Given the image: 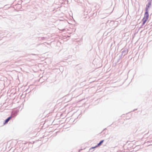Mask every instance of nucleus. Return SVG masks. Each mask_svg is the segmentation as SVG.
Masks as SVG:
<instances>
[{
  "label": "nucleus",
  "instance_id": "2eb2a0df",
  "mask_svg": "<svg viewBox=\"0 0 152 152\" xmlns=\"http://www.w3.org/2000/svg\"><path fill=\"white\" fill-rule=\"evenodd\" d=\"M137 110V109H135L133 111H134L135 110Z\"/></svg>",
  "mask_w": 152,
  "mask_h": 152
},
{
  "label": "nucleus",
  "instance_id": "9d476101",
  "mask_svg": "<svg viewBox=\"0 0 152 152\" xmlns=\"http://www.w3.org/2000/svg\"><path fill=\"white\" fill-rule=\"evenodd\" d=\"M144 24H144L143 23H142V25H141V26L140 27V28H142V26H143V25H144Z\"/></svg>",
  "mask_w": 152,
  "mask_h": 152
},
{
  "label": "nucleus",
  "instance_id": "f257e3e1",
  "mask_svg": "<svg viewBox=\"0 0 152 152\" xmlns=\"http://www.w3.org/2000/svg\"><path fill=\"white\" fill-rule=\"evenodd\" d=\"M104 141V140H101V141H99V142L98 143H97V144L96 145H95V146H94V147H92L91 148H90L89 149V151L91 152H92L93 151H94V150H91L94 148H97V147H98L100 145H101L103 143Z\"/></svg>",
  "mask_w": 152,
  "mask_h": 152
},
{
  "label": "nucleus",
  "instance_id": "0eeeda50",
  "mask_svg": "<svg viewBox=\"0 0 152 152\" xmlns=\"http://www.w3.org/2000/svg\"><path fill=\"white\" fill-rule=\"evenodd\" d=\"M119 55V58L120 59H121L122 58H123V55L121 54H118V55Z\"/></svg>",
  "mask_w": 152,
  "mask_h": 152
},
{
  "label": "nucleus",
  "instance_id": "39448f33",
  "mask_svg": "<svg viewBox=\"0 0 152 152\" xmlns=\"http://www.w3.org/2000/svg\"><path fill=\"white\" fill-rule=\"evenodd\" d=\"M12 118L11 115L10 116L8 117L7 119H6L4 121V122L3 123L4 125H5L7 124L9 121L10 120L11 118Z\"/></svg>",
  "mask_w": 152,
  "mask_h": 152
},
{
  "label": "nucleus",
  "instance_id": "ddd939ff",
  "mask_svg": "<svg viewBox=\"0 0 152 152\" xmlns=\"http://www.w3.org/2000/svg\"><path fill=\"white\" fill-rule=\"evenodd\" d=\"M94 148L91 150H94V148Z\"/></svg>",
  "mask_w": 152,
  "mask_h": 152
},
{
  "label": "nucleus",
  "instance_id": "f8f14e48",
  "mask_svg": "<svg viewBox=\"0 0 152 152\" xmlns=\"http://www.w3.org/2000/svg\"><path fill=\"white\" fill-rule=\"evenodd\" d=\"M107 129L106 128H105L103 130V132H104V130H105Z\"/></svg>",
  "mask_w": 152,
  "mask_h": 152
},
{
  "label": "nucleus",
  "instance_id": "f03ea898",
  "mask_svg": "<svg viewBox=\"0 0 152 152\" xmlns=\"http://www.w3.org/2000/svg\"><path fill=\"white\" fill-rule=\"evenodd\" d=\"M148 4H146L145 8V10H147L148 11V9L151 6L152 0H148Z\"/></svg>",
  "mask_w": 152,
  "mask_h": 152
},
{
  "label": "nucleus",
  "instance_id": "6e6552de",
  "mask_svg": "<svg viewBox=\"0 0 152 152\" xmlns=\"http://www.w3.org/2000/svg\"><path fill=\"white\" fill-rule=\"evenodd\" d=\"M147 21V20L145 19H143L142 20V23L144 24H145Z\"/></svg>",
  "mask_w": 152,
  "mask_h": 152
},
{
  "label": "nucleus",
  "instance_id": "7ed1b4c3",
  "mask_svg": "<svg viewBox=\"0 0 152 152\" xmlns=\"http://www.w3.org/2000/svg\"><path fill=\"white\" fill-rule=\"evenodd\" d=\"M145 12L144 15V17L142 19L148 20L149 18V14L148 11L145 10Z\"/></svg>",
  "mask_w": 152,
  "mask_h": 152
},
{
  "label": "nucleus",
  "instance_id": "9b49d317",
  "mask_svg": "<svg viewBox=\"0 0 152 152\" xmlns=\"http://www.w3.org/2000/svg\"><path fill=\"white\" fill-rule=\"evenodd\" d=\"M45 38L44 37H43L41 38V39L42 40L44 39Z\"/></svg>",
  "mask_w": 152,
  "mask_h": 152
},
{
  "label": "nucleus",
  "instance_id": "4468645a",
  "mask_svg": "<svg viewBox=\"0 0 152 152\" xmlns=\"http://www.w3.org/2000/svg\"><path fill=\"white\" fill-rule=\"evenodd\" d=\"M139 145H137V146H136V147H139Z\"/></svg>",
  "mask_w": 152,
  "mask_h": 152
},
{
  "label": "nucleus",
  "instance_id": "423d86ee",
  "mask_svg": "<svg viewBox=\"0 0 152 152\" xmlns=\"http://www.w3.org/2000/svg\"><path fill=\"white\" fill-rule=\"evenodd\" d=\"M18 111H16L15 112H13L12 113V116L14 117H15V116H16L18 114Z\"/></svg>",
  "mask_w": 152,
  "mask_h": 152
},
{
  "label": "nucleus",
  "instance_id": "20e7f679",
  "mask_svg": "<svg viewBox=\"0 0 152 152\" xmlns=\"http://www.w3.org/2000/svg\"><path fill=\"white\" fill-rule=\"evenodd\" d=\"M121 54L123 55V57H124L128 53V50L126 48L122 49L121 50Z\"/></svg>",
  "mask_w": 152,
  "mask_h": 152
},
{
  "label": "nucleus",
  "instance_id": "1a4fd4ad",
  "mask_svg": "<svg viewBox=\"0 0 152 152\" xmlns=\"http://www.w3.org/2000/svg\"><path fill=\"white\" fill-rule=\"evenodd\" d=\"M121 59L119 58L118 59L117 61V63H120L121 62Z\"/></svg>",
  "mask_w": 152,
  "mask_h": 152
}]
</instances>
